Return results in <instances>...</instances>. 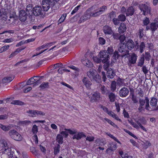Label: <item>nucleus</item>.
Returning <instances> with one entry per match:
<instances>
[{
	"mask_svg": "<svg viewBox=\"0 0 158 158\" xmlns=\"http://www.w3.org/2000/svg\"><path fill=\"white\" fill-rule=\"evenodd\" d=\"M14 79L13 77H6L3 78L2 81V83L5 84L10 82Z\"/></svg>",
	"mask_w": 158,
	"mask_h": 158,
	"instance_id": "23",
	"label": "nucleus"
},
{
	"mask_svg": "<svg viewBox=\"0 0 158 158\" xmlns=\"http://www.w3.org/2000/svg\"><path fill=\"white\" fill-rule=\"evenodd\" d=\"M120 42L122 43L126 39V37L123 35H120L119 38Z\"/></svg>",
	"mask_w": 158,
	"mask_h": 158,
	"instance_id": "62",
	"label": "nucleus"
},
{
	"mask_svg": "<svg viewBox=\"0 0 158 158\" xmlns=\"http://www.w3.org/2000/svg\"><path fill=\"white\" fill-rule=\"evenodd\" d=\"M124 80L119 78L117 80V83L118 85L121 86L124 85Z\"/></svg>",
	"mask_w": 158,
	"mask_h": 158,
	"instance_id": "36",
	"label": "nucleus"
},
{
	"mask_svg": "<svg viewBox=\"0 0 158 158\" xmlns=\"http://www.w3.org/2000/svg\"><path fill=\"white\" fill-rule=\"evenodd\" d=\"M100 88L101 92L103 94H106L108 92V91L103 85L100 84L99 86Z\"/></svg>",
	"mask_w": 158,
	"mask_h": 158,
	"instance_id": "27",
	"label": "nucleus"
},
{
	"mask_svg": "<svg viewBox=\"0 0 158 158\" xmlns=\"http://www.w3.org/2000/svg\"><path fill=\"white\" fill-rule=\"evenodd\" d=\"M119 56V55L118 54V52L116 51L114 52L113 57L114 59L115 60H116L118 59Z\"/></svg>",
	"mask_w": 158,
	"mask_h": 158,
	"instance_id": "58",
	"label": "nucleus"
},
{
	"mask_svg": "<svg viewBox=\"0 0 158 158\" xmlns=\"http://www.w3.org/2000/svg\"><path fill=\"white\" fill-rule=\"evenodd\" d=\"M92 17L89 8L88 9L85 13L84 15L81 16L80 20L79 21V23L84 22L87 20L90 19Z\"/></svg>",
	"mask_w": 158,
	"mask_h": 158,
	"instance_id": "8",
	"label": "nucleus"
},
{
	"mask_svg": "<svg viewBox=\"0 0 158 158\" xmlns=\"http://www.w3.org/2000/svg\"><path fill=\"white\" fill-rule=\"evenodd\" d=\"M27 112L29 114V115L32 117H35L36 116V110H29L27 111Z\"/></svg>",
	"mask_w": 158,
	"mask_h": 158,
	"instance_id": "34",
	"label": "nucleus"
},
{
	"mask_svg": "<svg viewBox=\"0 0 158 158\" xmlns=\"http://www.w3.org/2000/svg\"><path fill=\"white\" fill-rule=\"evenodd\" d=\"M11 104L14 105H23L24 103L23 102L19 100H16L13 101L11 102Z\"/></svg>",
	"mask_w": 158,
	"mask_h": 158,
	"instance_id": "43",
	"label": "nucleus"
},
{
	"mask_svg": "<svg viewBox=\"0 0 158 158\" xmlns=\"http://www.w3.org/2000/svg\"><path fill=\"white\" fill-rule=\"evenodd\" d=\"M113 52V50L112 47H108L107 51V52L108 53V54L111 55L112 54Z\"/></svg>",
	"mask_w": 158,
	"mask_h": 158,
	"instance_id": "57",
	"label": "nucleus"
},
{
	"mask_svg": "<svg viewBox=\"0 0 158 158\" xmlns=\"http://www.w3.org/2000/svg\"><path fill=\"white\" fill-rule=\"evenodd\" d=\"M108 98L110 102H113L115 101L116 96L114 93H110L108 94Z\"/></svg>",
	"mask_w": 158,
	"mask_h": 158,
	"instance_id": "29",
	"label": "nucleus"
},
{
	"mask_svg": "<svg viewBox=\"0 0 158 158\" xmlns=\"http://www.w3.org/2000/svg\"><path fill=\"white\" fill-rule=\"evenodd\" d=\"M65 130L69 131V133L71 135H74L72 137L73 139H76L77 140H79L82 137H86V135L83 132H80L77 133V131L75 130H72L70 129H65Z\"/></svg>",
	"mask_w": 158,
	"mask_h": 158,
	"instance_id": "3",
	"label": "nucleus"
},
{
	"mask_svg": "<svg viewBox=\"0 0 158 158\" xmlns=\"http://www.w3.org/2000/svg\"><path fill=\"white\" fill-rule=\"evenodd\" d=\"M118 19L121 21H124L126 19V17L123 15H120L118 16Z\"/></svg>",
	"mask_w": 158,
	"mask_h": 158,
	"instance_id": "48",
	"label": "nucleus"
},
{
	"mask_svg": "<svg viewBox=\"0 0 158 158\" xmlns=\"http://www.w3.org/2000/svg\"><path fill=\"white\" fill-rule=\"evenodd\" d=\"M138 94L141 97H143L144 95L143 92L141 88L138 89Z\"/></svg>",
	"mask_w": 158,
	"mask_h": 158,
	"instance_id": "63",
	"label": "nucleus"
},
{
	"mask_svg": "<svg viewBox=\"0 0 158 158\" xmlns=\"http://www.w3.org/2000/svg\"><path fill=\"white\" fill-rule=\"evenodd\" d=\"M82 63L88 67H91L93 66L92 63L88 59L85 58L82 60Z\"/></svg>",
	"mask_w": 158,
	"mask_h": 158,
	"instance_id": "22",
	"label": "nucleus"
},
{
	"mask_svg": "<svg viewBox=\"0 0 158 158\" xmlns=\"http://www.w3.org/2000/svg\"><path fill=\"white\" fill-rule=\"evenodd\" d=\"M144 54H143L141 56V57L139 60L138 62V63L137 65L139 66L142 67L143 66L144 61Z\"/></svg>",
	"mask_w": 158,
	"mask_h": 158,
	"instance_id": "32",
	"label": "nucleus"
},
{
	"mask_svg": "<svg viewBox=\"0 0 158 158\" xmlns=\"http://www.w3.org/2000/svg\"><path fill=\"white\" fill-rule=\"evenodd\" d=\"M36 82V81H35L31 77L27 81V85H30Z\"/></svg>",
	"mask_w": 158,
	"mask_h": 158,
	"instance_id": "53",
	"label": "nucleus"
},
{
	"mask_svg": "<svg viewBox=\"0 0 158 158\" xmlns=\"http://www.w3.org/2000/svg\"><path fill=\"white\" fill-rule=\"evenodd\" d=\"M129 93L128 89L126 87L122 88L119 92V96L122 97L127 96Z\"/></svg>",
	"mask_w": 158,
	"mask_h": 158,
	"instance_id": "14",
	"label": "nucleus"
},
{
	"mask_svg": "<svg viewBox=\"0 0 158 158\" xmlns=\"http://www.w3.org/2000/svg\"><path fill=\"white\" fill-rule=\"evenodd\" d=\"M67 16V14H63L62 15L60 18L59 19L58 21V24L61 23L63 22L65 19L66 17Z\"/></svg>",
	"mask_w": 158,
	"mask_h": 158,
	"instance_id": "42",
	"label": "nucleus"
},
{
	"mask_svg": "<svg viewBox=\"0 0 158 158\" xmlns=\"http://www.w3.org/2000/svg\"><path fill=\"white\" fill-rule=\"evenodd\" d=\"M65 65H63L62 63H59L52 65L50 66V68L52 69H60L65 68Z\"/></svg>",
	"mask_w": 158,
	"mask_h": 158,
	"instance_id": "17",
	"label": "nucleus"
},
{
	"mask_svg": "<svg viewBox=\"0 0 158 158\" xmlns=\"http://www.w3.org/2000/svg\"><path fill=\"white\" fill-rule=\"evenodd\" d=\"M138 35L140 38H142L144 35L143 29L142 28H139L138 31Z\"/></svg>",
	"mask_w": 158,
	"mask_h": 158,
	"instance_id": "45",
	"label": "nucleus"
},
{
	"mask_svg": "<svg viewBox=\"0 0 158 158\" xmlns=\"http://www.w3.org/2000/svg\"><path fill=\"white\" fill-rule=\"evenodd\" d=\"M60 146L58 144L57 146L54 148V153L55 154H56L59 152Z\"/></svg>",
	"mask_w": 158,
	"mask_h": 158,
	"instance_id": "54",
	"label": "nucleus"
},
{
	"mask_svg": "<svg viewBox=\"0 0 158 158\" xmlns=\"http://www.w3.org/2000/svg\"><path fill=\"white\" fill-rule=\"evenodd\" d=\"M94 137L93 136H88L86 138V140L91 142L94 141Z\"/></svg>",
	"mask_w": 158,
	"mask_h": 158,
	"instance_id": "64",
	"label": "nucleus"
},
{
	"mask_svg": "<svg viewBox=\"0 0 158 158\" xmlns=\"http://www.w3.org/2000/svg\"><path fill=\"white\" fill-rule=\"evenodd\" d=\"M63 137L61 135H57L56 137V140L57 141L59 144L62 143L63 142Z\"/></svg>",
	"mask_w": 158,
	"mask_h": 158,
	"instance_id": "44",
	"label": "nucleus"
},
{
	"mask_svg": "<svg viewBox=\"0 0 158 158\" xmlns=\"http://www.w3.org/2000/svg\"><path fill=\"white\" fill-rule=\"evenodd\" d=\"M2 20L3 23H4L7 20V13L6 11L2 12Z\"/></svg>",
	"mask_w": 158,
	"mask_h": 158,
	"instance_id": "35",
	"label": "nucleus"
},
{
	"mask_svg": "<svg viewBox=\"0 0 158 158\" xmlns=\"http://www.w3.org/2000/svg\"><path fill=\"white\" fill-rule=\"evenodd\" d=\"M40 88L42 89H44L49 87V83L47 82H43L40 86Z\"/></svg>",
	"mask_w": 158,
	"mask_h": 158,
	"instance_id": "33",
	"label": "nucleus"
},
{
	"mask_svg": "<svg viewBox=\"0 0 158 158\" xmlns=\"http://www.w3.org/2000/svg\"><path fill=\"white\" fill-rule=\"evenodd\" d=\"M116 82L115 81H112L111 85V89L112 91H114L116 88Z\"/></svg>",
	"mask_w": 158,
	"mask_h": 158,
	"instance_id": "40",
	"label": "nucleus"
},
{
	"mask_svg": "<svg viewBox=\"0 0 158 158\" xmlns=\"http://www.w3.org/2000/svg\"><path fill=\"white\" fill-rule=\"evenodd\" d=\"M33 6L31 4H29L27 6L26 8V12L28 13L29 18L31 19L32 21H34L35 18L33 15H30V12H31Z\"/></svg>",
	"mask_w": 158,
	"mask_h": 158,
	"instance_id": "13",
	"label": "nucleus"
},
{
	"mask_svg": "<svg viewBox=\"0 0 158 158\" xmlns=\"http://www.w3.org/2000/svg\"><path fill=\"white\" fill-rule=\"evenodd\" d=\"M27 14L25 10H21L19 11V19L22 22H24L27 19Z\"/></svg>",
	"mask_w": 158,
	"mask_h": 158,
	"instance_id": "10",
	"label": "nucleus"
},
{
	"mask_svg": "<svg viewBox=\"0 0 158 158\" xmlns=\"http://www.w3.org/2000/svg\"><path fill=\"white\" fill-rule=\"evenodd\" d=\"M137 59V56L135 53H133L131 56L129 60V62L132 64H134L136 63Z\"/></svg>",
	"mask_w": 158,
	"mask_h": 158,
	"instance_id": "24",
	"label": "nucleus"
},
{
	"mask_svg": "<svg viewBox=\"0 0 158 158\" xmlns=\"http://www.w3.org/2000/svg\"><path fill=\"white\" fill-rule=\"evenodd\" d=\"M126 24L124 23H121L118 28L119 33L121 34L124 33L126 31Z\"/></svg>",
	"mask_w": 158,
	"mask_h": 158,
	"instance_id": "21",
	"label": "nucleus"
},
{
	"mask_svg": "<svg viewBox=\"0 0 158 158\" xmlns=\"http://www.w3.org/2000/svg\"><path fill=\"white\" fill-rule=\"evenodd\" d=\"M123 130L125 132L128 133L132 137L135 138H137L136 136L134 134H133L131 132H130L129 130L126 129H123Z\"/></svg>",
	"mask_w": 158,
	"mask_h": 158,
	"instance_id": "51",
	"label": "nucleus"
},
{
	"mask_svg": "<svg viewBox=\"0 0 158 158\" xmlns=\"http://www.w3.org/2000/svg\"><path fill=\"white\" fill-rule=\"evenodd\" d=\"M107 74L108 77L110 78H113L115 75L114 70H108Z\"/></svg>",
	"mask_w": 158,
	"mask_h": 158,
	"instance_id": "28",
	"label": "nucleus"
},
{
	"mask_svg": "<svg viewBox=\"0 0 158 158\" xmlns=\"http://www.w3.org/2000/svg\"><path fill=\"white\" fill-rule=\"evenodd\" d=\"M80 7V6H78L77 7H75L71 12V14L73 15L76 13L78 11Z\"/></svg>",
	"mask_w": 158,
	"mask_h": 158,
	"instance_id": "61",
	"label": "nucleus"
},
{
	"mask_svg": "<svg viewBox=\"0 0 158 158\" xmlns=\"http://www.w3.org/2000/svg\"><path fill=\"white\" fill-rule=\"evenodd\" d=\"M31 131L33 134H36L38 131V127L36 125H34L32 128Z\"/></svg>",
	"mask_w": 158,
	"mask_h": 158,
	"instance_id": "39",
	"label": "nucleus"
},
{
	"mask_svg": "<svg viewBox=\"0 0 158 158\" xmlns=\"http://www.w3.org/2000/svg\"><path fill=\"white\" fill-rule=\"evenodd\" d=\"M149 100L148 97H146L145 99H140L139 100V106L138 108V110L139 112H141L144 110L143 106L145 104V108L148 110H150Z\"/></svg>",
	"mask_w": 158,
	"mask_h": 158,
	"instance_id": "2",
	"label": "nucleus"
},
{
	"mask_svg": "<svg viewBox=\"0 0 158 158\" xmlns=\"http://www.w3.org/2000/svg\"><path fill=\"white\" fill-rule=\"evenodd\" d=\"M151 105L153 106H156L157 105V100L154 98H152L150 102Z\"/></svg>",
	"mask_w": 158,
	"mask_h": 158,
	"instance_id": "37",
	"label": "nucleus"
},
{
	"mask_svg": "<svg viewBox=\"0 0 158 158\" xmlns=\"http://www.w3.org/2000/svg\"><path fill=\"white\" fill-rule=\"evenodd\" d=\"M25 47H24L23 48H18L15 52H13L9 56V58L13 57L17 54L18 53L20 52L21 51L24 49Z\"/></svg>",
	"mask_w": 158,
	"mask_h": 158,
	"instance_id": "30",
	"label": "nucleus"
},
{
	"mask_svg": "<svg viewBox=\"0 0 158 158\" xmlns=\"http://www.w3.org/2000/svg\"><path fill=\"white\" fill-rule=\"evenodd\" d=\"M126 46V45L125 44L121 43L120 44V46L119 48H118V51L120 52H123L125 50V48Z\"/></svg>",
	"mask_w": 158,
	"mask_h": 158,
	"instance_id": "41",
	"label": "nucleus"
},
{
	"mask_svg": "<svg viewBox=\"0 0 158 158\" xmlns=\"http://www.w3.org/2000/svg\"><path fill=\"white\" fill-rule=\"evenodd\" d=\"M98 56L101 58L102 62L103 63L108 61L110 59L109 55L108 54L106 50L101 51L98 54Z\"/></svg>",
	"mask_w": 158,
	"mask_h": 158,
	"instance_id": "7",
	"label": "nucleus"
},
{
	"mask_svg": "<svg viewBox=\"0 0 158 158\" xmlns=\"http://www.w3.org/2000/svg\"><path fill=\"white\" fill-rule=\"evenodd\" d=\"M112 21L114 24L115 25H117L119 23L120 21L119 19L116 18H114L112 19Z\"/></svg>",
	"mask_w": 158,
	"mask_h": 158,
	"instance_id": "56",
	"label": "nucleus"
},
{
	"mask_svg": "<svg viewBox=\"0 0 158 158\" xmlns=\"http://www.w3.org/2000/svg\"><path fill=\"white\" fill-rule=\"evenodd\" d=\"M65 130L69 131V133L71 135H74L72 137L73 139H76L77 140H79L82 137H86V135L83 132H80L77 133V131L75 130H72L70 129H65Z\"/></svg>",
	"mask_w": 158,
	"mask_h": 158,
	"instance_id": "4",
	"label": "nucleus"
},
{
	"mask_svg": "<svg viewBox=\"0 0 158 158\" xmlns=\"http://www.w3.org/2000/svg\"><path fill=\"white\" fill-rule=\"evenodd\" d=\"M54 4L52 3L48 0H43L42 2V5L44 11H47L50 8V6L54 5Z\"/></svg>",
	"mask_w": 158,
	"mask_h": 158,
	"instance_id": "11",
	"label": "nucleus"
},
{
	"mask_svg": "<svg viewBox=\"0 0 158 158\" xmlns=\"http://www.w3.org/2000/svg\"><path fill=\"white\" fill-rule=\"evenodd\" d=\"M94 80L97 83H99L101 81V77L98 74H96L93 77Z\"/></svg>",
	"mask_w": 158,
	"mask_h": 158,
	"instance_id": "38",
	"label": "nucleus"
},
{
	"mask_svg": "<svg viewBox=\"0 0 158 158\" xmlns=\"http://www.w3.org/2000/svg\"><path fill=\"white\" fill-rule=\"evenodd\" d=\"M106 134L107 135L109 136L110 137L112 138V139H114L115 141H116L117 143H120V141L115 137L113 135H112L110 133H106Z\"/></svg>",
	"mask_w": 158,
	"mask_h": 158,
	"instance_id": "46",
	"label": "nucleus"
},
{
	"mask_svg": "<svg viewBox=\"0 0 158 158\" xmlns=\"http://www.w3.org/2000/svg\"><path fill=\"white\" fill-rule=\"evenodd\" d=\"M89 73L93 77V76L95 75L97 73L96 72V70H90L89 73H87V75L89 77H90L91 76L89 75Z\"/></svg>",
	"mask_w": 158,
	"mask_h": 158,
	"instance_id": "47",
	"label": "nucleus"
},
{
	"mask_svg": "<svg viewBox=\"0 0 158 158\" xmlns=\"http://www.w3.org/2000/svg\"><path fill=\"white\" fill-rule=\"evenodd\" d=\"M11 125L5 126L0 123V128L4 131H7L10 130L11 128Z\"/></svg>",
	"mask_w": 158,
	"mask_h": 158,
	"instance_id": "25",
	"label": "nucleus"
},
{
	"mask_svg": "<svg viewBox=\"0 0 158 158\" xmlns=\"http://www.w3.org/2000/svg\"><path fill=\"white\" fill-rule=\"evenodd\" d=\"M144 56V57L147 60H149L151 58V56L148 52H146Z\"/></svg>",
	"mask_w": 158,
	"mask_h": 158,
	"instance_id": "49",
	"label": "nucleus"
},
{
	"mask_svg": "<svg viewBox=\"0 0 158 158\" xmlns=\"http://www.w3.org/2000/svg\"><path fill=\"white\" fill-rule=\"evenodd\" d=\"M93 17H97L99 16L107 9L106 6H103L99 8L93 6L89 8Z\"/></svg>",
	"mask_w": 158,
	"mask_h": 158,
	"instance_id": "1",
	"label": "nucleus"
},
{
	"mask_svg": "<svg viewBox=\"0 0 158 158\" xmlns=\"http://www.w3.org/2000/svg\"><path fill=\"white\" fill-rule=\"evenodd\" d=\"M36 116H44L45 115V113L41 111H40L39 110H36Z\"/></svg>",
	"mask_w": 158,
	"mask_h": 158,
	"instance_id": "60",
	"label": "nucleus"
},
{
	"mask_svg": "<svg viewBox=\"0 0 158 158\" xmlns=\"http://www.w3.org/2000/svg\"><path fill=\"white\" fill-rule=\"evenodd\" d=\"M100 97V94L98 92H94L92 94L90 101L92 102H95L99 99Z\"/></svg>",
	"mask_w": 158,
	"mask_h": 158,
	"instance_id": "15",
	"label": "nucleus"
},
{
	"mask_svg": "<svg viewBox=\"0 0 158 158\" xmlns=\"http://www.w3.org/2000/svg\"><path fill=\"white\" fill-rule=\"evenodd\" d=\"M94 61L96 63H99L101 61V60L97 56H94L93 57Z\"/></svg>",
	"mask_w": 158,
	"mask_h": 158,
	"instance_id": "55",
	"label": "nucleus"
},
{
	"mask_svg": "<svg viewBox=\"0 0 158 158\" xmlns=\"http://www.w3.org/2000/svg\"><path fill=\"white\" fill-rule=\"evenodd\" d=\"M43 77L42 76H35L32 78L35 81H36V82L38 83L39 82L40 78Z\"/></svg>",
	"mask_w": 158,
	"mask_h": 158,
	"instance_id": "52",
	"label": "nucleus"
},
{
	"mask_svg": "<svg viewBox=\"0 0 158 158\" xmlns=\"http://www.w3.org/2000/svg\"><path fill=\"white\" fill-rule=\"evenodd\" d=\"M9 47V45L4 46L0 48V53L6 51L8 49Z\"/></svg>",
	"mask_w": 158,
	"mask_h": 158,
	"instance_id": "50",
	"label": "nucleus"
},
{
	"mask_svg": "<svg viewBox=\"0 0 158 158\" xmlns=\"http://www.w3.org/2000/svg\"><path fill=\"white\" fill-rule=\"evenodd\" d=\"M103 31L105 34H111L112 33L111 28L107 26H105L103 27Z\"/></svg>",
	"mask_w": 158,
	"mask_h": 158,
	"instance_id": "26",
	"label": "nucleus"
},
{
	"mask_svg": "<svg viewBox=\"0 0 158 158\" xmlns=\"http://www.w3.org/2000/svg\"><path fill=\"white\" fill-rule=\"evenodd\" d=\"M0 148L1 150L4 151L5 152H6L7 150L10 151V149L9 148L6 141L2 140L0 141Z\"/></svg>",
	"mask_w": 158,
	"mask_h": 158,
	"instance_id": "12",
	"label": "nucleus"
},
{
	"mask_svg": "<svg viewBox=\"0 0 158 158\" xmlns=\"http://www.w3.org/2000/svg\"><path fill=\"white\" fill-rule=\"evenodd\" d=\"M135 12V9L132 6H131L127 8L126 14L127 16H132Z\"/></svg>",
	"mask_w": 158,
	"mask_h": 158,
	"instance_id": "20",
	"label": "nucleus"
},
{
	"mask_svg": "<svg viewBox=\"0 0 158 158\" xmlns=\"http://www.w3.org/2000/svg\"><path fill=\"white\" fill-rule=\"evenodd\" d=\"M139 7L143 14L145 15L147 14H150L151 9L145 4H141L139 5Z\"/></svg>",
	"mask_w": 158,
	"mask_h": 158,
	"instance_id": "9",
	"label": "nucleus"
},
{
	"mask_svg": "<svg viewBox=\"0 0 158 158\" xmlns=\"http://www.w3.org/2000/svg\"><path fill=\"white\" fill-rule=\"evenodd\" d=\"M138 49H139L140 53H142L143 51V50L145 48V45L144 42H142L140 44L138 45Z\"/></svg>",
	"mask_w": 158,
	"mask_h": 158,
	"instance_id": "31",
	"label": "nucleus"
},
{
	"mask_svg": "<svg viewBox=\"0 0 158 158\" xmlns=\"http://www.w3.org/2000/svg\"><path fill=\"white\" fill-rule=\"evenodd\" d=\"M157 22H153L150 24V27H147L146 29L147 30L148 29H150L152 32H154L157 29Z\"/></svg>",
	"mask_w": 158,
	"mask_h": 158,
	"instance_id": "18",
	"label": "nucleus"
},
{
	"mask_svg": "<svg viewBox=\"0 0 158 158\" xmlns=\"http://www.w3.org/2000/svg\"><path fill=\"white\" fill-rule=\"evenodd\" d=\"M44 11L42 9L41 6L36 5L32 8V12L33 15L35 16H38L41 15L42 16H44Z\"/></svg>",
	"mask_w": 158,
	"mask_h": 158,
	"instance_id": "6",
	"label": "nucleus"
},
{
	"mask_svg": "<svg viewBox=\"0 0 158 158\" xmlns=\"http://www.w3.org/2000/svg\"><path fill=\"white\" fill-rule=\"evenodd\" d=\"M126 46L128 49L131 50L134 48L135 44L133 41L130 39L127 42Z\"/></svg>",
	"mask_w": 158,
	"mask_h": 158,
	"instance_id": "19",
	"label": "nucleus"
},
{
	"mask_svg": "<svg viewBox=\"0 0 158 158\" xmlns=\"http://www.w3.org/2000/svg\"><path fill=\"white\" fill-rule=\"evenodd\" d=\"M82 82L87 89H90V86L92 83L88 78L84 77L82 80Z\"/></svg>",
	"mask_w": 158,
	"mask_h": 158,
	"instance_id": "16",
	"label": "nucleus"
},
{
	"mask_svg": "<svg viewBox=\"0 0 158 158\" xmlns=\"http://www.w3.org/2000/svg\"><path fill=\"white\" fill-rule=\"evenodd\" d=\"M110 18L111 19L115 18L116 15L115 13L113 11L111 12L109 15Z\"/></svg>",
	"mask_w": 158,
	"mask_h": 158,
	"instance_id": "59",
	"label": "nucleus"
},
{
	"mask_svg": "<svg viewBox=\"0 0 158 158\" xmlns=\"http://www.w3.org/2000/svg\"><path fill=\"white\" fill-rule=\"evenodd\" d=\"M8 134L11 138L17 141H21L22 139V136L15 130L9 131Z\"/></svg>",
	"mask_w": 158,
	"mask_h": 158,
	"instance_id": "5",
	"label": "nucleus"
}]
</instances>
